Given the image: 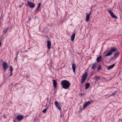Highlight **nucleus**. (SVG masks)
<instances>
[{"label": "nucleus", "instance_id": "1a4fd4ad", "mask_svg": "<svg viewBox=\"0 0 122 122\" xmlns=\"http://www.w3.org/2000/svg\"><path fill=\"white\" fill-rule=\"evenodd\" d=\"M53 85L54 88V90L55 91L56 89V87L57 86V82L55 80H53Z\"/></svg>", "mask_w": 122, "mask_h": 122}, {"label": "nucleus", "instance_id": "412c9836", "mask_svg": "<svg viewBox=\"0 0 122 122\" xmlns=\"http://www.w3.org/2000/svg\"><path fill=\"white\" fill-rule=\"evenodd\" d=\"M8 29L7 28H4L3 29V34H5L6 32L7 31Z\"/></svg>", "mask_w": 122, "mask_h": 122}, {"label": "nucleus", "instance_id": "4c0bfd02", "mask_svg": "<svg viewBox=\"0 0 122 122\" xmlns=\"http://www.w3.org/2000/svg\"><path fill=\"white\" fill-rule=\"evenodd\" d=\"M121 121H122V120H121Z\"/></svg>", "mask_w": 122, "mask_h": 122}, {"label": "nucleus", "instance_id": "f03ea898", "mask_svg": "<svg viewBox=\"0 0 122 122\" xmlns=\"http://www.w3.org/2000/svg\"><path fill=\"white\" fill-rule=\"evenodd\" d=\"M111 49L110 51L105 55V56H110L111 55L112 52H115L117 50V49L115 48L112 47L111 48Z\"/></svg>", "mask_w": 122, "mask_h": 122}, {"label": "nucleus", "instance_id": "473e14b6", "mask_svg": "<svg viewBox=\"0 0 122 122\" xmlns=\"http://www.w3.org/2000/svg\"><path fill=\"white\" fill-rule=\"evenodd\" d=\"M91 13V11L90 13H89L88 14H87V15H89L90 16Z\"/></svg>", "mask_w": 122, "mask_h": 122}, {"label": "nucleus", "instance_id": "2eb2a0df", "mask_svg": "<svg viewBox=\"0 0 122 122\" xmlns=\"http://www.w3.org/2000/svg\"><path fill=\"white\" fill-rule=\"evenodd\" d=\"M75 33H74L71 36V41H73L75 37Z\"/></svg>", "mask_w": 122, "mask_h": 122}, {"label": "nucleus", "instance_id": "423d86ee", "mask_svg": "<svg viewBox=\"0 0 122 122\" xmlns=\"http://www.w3.org/2000/svg\"><path fill=\"white\" fill-rule=\"evenodd\" d=\"M108 11L111 16L113 18L117 19V17L114 15L113 12L111 10H108Z\"/></svg>", "mask_w": 122, "mask_h": 122}, {"label": "nucleus", "instance_id": "f3484780", "mask_svg": "<svg viewBox=\"0 0 122 122\" xmlns=\"http://www.w3.org/2000/svg\"><path fill=\"white\" fill-rule=\"evenodd\" d=\"M94 80H95L96 81H98L99 80L101 79V78L98 76H95V78H94Z\"/></svg>", "mask_w": 122, "mask_h": 122}, {"label": "nucleus", "instance_id": "e433bc0d", "mask_svg": "<svg viewBox=\"0 0 122 122\" xmlns=\"http://www.w3.org/2000/svg\"><path fill=\"white\" fill-rule=\"evenodd\" d=\"M56 92H55V93H56Z\"/></svg>", "mask_w": 122, "mask_h": 122}, {"label": "nucleus", "instance_id": "20e7f679", "mask_svg": "<svg viewBox=\"0 0 122 122\" xmlns=\"http://www.w3.org/2000/svg\"><path fill=\"white\" fill-rule=\"evenodd\" d=\"M27 3L28 6L31 8H33L35 6V3L31 2L29 1H28Z\"/></svg>", "mask_w": 122, "mask_h": 122}, {"label": "nucleus", "instance_id": "c85d7f7f", "mask_svg": "<svg viewBox=\"0 0 122 122\" xmlns=\"http://www.w3.org/2000/svg\"><path fill=\"white\" fill-rule=\"evenodd\" d=\"M41 4V3H39L38 4V5L37 7L39 8L40 7Z\"/></svg>", "mask_w": 122, "mask_h": 122}, {"label": "nucleus", "instance_id": "0eeeda50", "mask_svg": "<svg viewBox=\"0 0 122 122\" xmlns=\"http://www.w3.org/2000/svg\"><path fill=\"white\" fill-rule=\"evenodd\" d=\"M3 68L4 70L6 71V69L8 68V64L6 62L3 63Z\"/></svg>", "mask_w": 122, "mask_h": 122}, {"label": "nucleus", "instance_id": "f704fd0d", "mask_svg": "<svg viewBox=\"0 0 122 122\" xmlns=\"http://www.w3.org/2000/svg\"><path fill=\"white\" fill-rule=\"evenodd\" d=\"M83 109L81 108L80 109V111H82Z\"/></svg>", "mask_w": 122, "mask_h": 122}, {"label": "nucleus", "instance_id": "a211bd4d", "mask_svg": "<svg viewBox=\"0 0 122 122\" xmlns=\"http://www.w3.org/2000/svg\"><path fill=\"white\" fill-rule=\"evenodd\" d=\"M96 64V62L94 63L93 64H92V69H95V68L97 67Z\"/></svg>", "mask_w": 122, "mask_h": 122}, {"label": "nucleus", "instance_id": "f8f14e48", "mask_svg": "<svg viewBox=\"0 0 122 122\" xmlns=\"http://www.w3.org/2000/svg\"><path fill=\"white\" fill-rule=\"evenodd\" d=\"M115 64H113L109 66L107 68V70H110L112 69L114 66Z\"/></svg>", "mask_w": 122, "mask_h": 122}, {"label": "nucleus", "instance_id": "5701e85b", "mask_svg": "<svg viewBox=\"0 0 122 122\" xmlns=\"http://www.w3.org/2000/svg\"><path fill=\"white\" fill-rule=\"evenodd\" d=\"M86 80V79L82 77V79H81V82L82 84Z\"/></svg>", "mask_w": 122, "mask_h": 122}, {"label": "nucleus", "instance_id": "9b49d317", "mask_svg": "<svg viewBox=\"0 0 122 122\" xmlns=\"http://www.w3.org/2000/svg\"><path fill=\"white\" fill-rule=\"evenodd\" d=\"M120 53V52L119 51H116L114 54L113 56V57H114V59H116L117 58L118 56Z\"/></svg>", "mask_w": 122, "mask_h": 122}, {"label": "nucleus", "instance_id": "9d476101", "mask_svg": "<svg viewBox=\"0 0 122 122\" xmlns=\"http://www.w3.org/2000/svg\"><path fill=\"white\" fill-rule=\"evenodd\" d=\"M47 46L48 49H50L51 48V42L49 40H48L47 41Z\"/></svg>", "mask_w": 122, "mask_h": 122}, {"label": "nucleus", "instance_id": "7c9ffc66", "mask_svg": "<svg viewBox=\"0 0 122 122\" xmlns=\"http://www.w3.org/2000/svg\"><path fill=\"white\" fill-rule=\"evenodd\" d=\"M11 73H10V75H9L8 77H9L10 76H11L12 75V72H10Z\"/></svg>", "mask_w": 122, "mask_h": 122}, {"label": "nucleus", "instance_id": "c756f323", "mask_svg": "<svg viewBox=\"0 0 122 122\" xmlns=\"http://www.w3.org/2000/svg\"><path fill=\"white\" fill-rule=\"evenodd\" d=\"M114 58V57H113H113H112V56L111 57H110V61H111Z\"/></svg>", "mask_w": 122, "mask_h": 122}, {"label": "nucleus", "instance_id": "dca6fc26", "mask_svg": "<svg viewBox=\"0 0 122 122\" xmlns=\"http://www.w3.org/2000/svg\"><path fill=\"white\" fill-rule=\"evenodd\" d=\"M102 59L101 56H99L97 57L96 59V60L97 62H100Z\"/></svg>", "mask_w": 122, "mask_h": 122}, {"label": "nucleus", "instance_id": "4468645a", "mask_svg": "<svg viewBox=\"0 0 122 122\" xmlns=\"http://www.w3.org/2000/svg\"><path fill=\"white\" fill-rule=\"evenodd\" d=\"M87 76V73L86 72H85L84 74L83 75L82 78L86 79Z\"/></svg>", "mask_w": 122, "mask_h": 122}, {"label": "nucleus", "instance_id": "bb28decb", "mask_svg": "<svg viewBox=\"0 0 122 122\" xmlns=\"http://www.w3.org/2000/svg\"><path fill=\"white\" fill-rule=\"evenodd\" d=\"M18 54H19V53L18 52H16V57L15 58V59H14V60H17L16 59L17 58V56H18Z\"/></svg>", "mask_w": 122, "mask_h": 122}, {"label": "nucleus", "instance_id": "6e6552de", "mask_svg": "<svg viewBox=\"0 0 122 122\" xmlns=\"http://www.w3.org/2000/svg\"><path fill=\"white\" fill-rule=\"evenodd\" d=\"M92 102V101H88L87 102L85 103L84 105H83V108H86L88 105H89L90 104L91 102Z\"/></svg>", "mask_w": 122, "mask_h": 122}, {"label": "nucleus", "instance_id": "4be33fe9", "mask_svg": "<svg viewBox=\"0 0 122 122\" xmlns=\"http://www.w3.org/2000/svg\"><path fill=\"white\" fill-rule=\"evenodd\" d=\"M39 8L37 7L36 9H35V11H34V13L35 14H36L38 12V9Z\"/></svg>", "mask_w": 122, "mask_h": 122}, {"label": "nucleus", "instance_id": "7ed1b4c3", "mask_svg": "<svg viewBox=\"0 0 122 122\" xmlns=\"http://www.w3.org/2000/svg\"><path fill=\"white\" fill-rule=\"evenodd\" d=\"M24 118V116L23 115L20 114H18L17 115L16 117L14 118L13 119L14 122H15V120L16 119L19 121H20L22 120Z\"/></svg>", "mask_w": 122, "mask_h": 122}, {"label": "nucleus", "instance_id": "ddd939ff", "mask_svg": "<svg viewBox=\"0 0 122 122\" xmlns=\"http://www.w3.org/2000/svg\"><path fill=\"white\" fill-rule=\"evenodd\" d=\"M72 69L73 72L75 73L76 71V65L74 63L72 64Z\"/></svg>", "mask_w": 122, "mask_h": 122}, {"label": "nucleus", "instance_id": "aec40b11", "mask_svg": "<svg viewBox=\"0 0 122 122\" xmlns=\"http://www.w3.org/2000/svg\"><path fill=\"white\" fill-rule=\"evenodd\" d=\"M89 17L90 16L89 15L87 14L86 16V21H88L89 20Z\"/></svg>", "mask_w": 122, "mask_h": 122}, {"label": "nucleus", "instance_id": "f257e3e1", "mask_svg": "<svg viewBox=\"0 0 122 122\" xmlns=\"http://www.w3.org/2000/svg\"><path fill=\"white\" fill-rule=\"evenodd\" d=\"M61 85L62 86V88L65 89H67L70 85V82L66 80H62L61 82Z\"/></svg>", "mask_w": 122, "mask_h": 122}, {"label": "nucleus", "instance_id": "39448f33", "mask_svg": "<svg viewBox=\"0 0 122 122\" xmlns=\"http://www.w3.org/2000/svg\"><path fill=\"white\" fill-rule=\"evenodd\" d=\"M54 104L56 107L60 111L61 110V108L60 107V105H61V104L60 103H59L57 101H56Z\"/></svg>", "mask_w": 122, "mask_h": 122}, {"label": "nucleus", "instance_id": "a878e982", "mask_svg": "<svg viewBox=\"0 0 122 122\" xmlns=\"http://www.w3.org/2000/svg\"><path fill=\"white\" fill-rule=\"evenodd\" d=\"M117 92L116 91L115 92H113L112 94L110 95V96H112L115 95V94Z\"/></svg>", "mask_w": 122, "mask_h": 122}, {"label": "nucleus", "instance_id": "393cba45", "mask_svg": "<svg viewBox=\"0 0 122 122\" xmlns=\"http://www.w3.org/2000/svg\"><path fill=\"white\" fill-rule=\"evenodd\" d=\"M13 70V68L12 66H10V72H12Z\"/></svg>", "mask_w": 122, "mask_h": 122}, {"label": "nucleus", "instance_id": "cd10ccee", "mask_svg": "<svg viewBox=\"0 0 122 122\" xmlns=\"http://www.w3.org/2000/svg\"><path fill=\"white\" fill-rule=\"evenodd\" d=\"M101 68V65H99L97 68V70H99Z\"/></svg>", "mask_w": 122, "mask_h": 122}, {"label": "nucleus", "instance_id": "c9c22d12", "mask_svg": "<svg viewBox=\"0 0 122 122\" xmlns=\"http://www.w3.org/2000/svg\"><path fill=\"white\" fill-rule=\"evenodd\" d=\"M84 95V94H82V93H81V96H83Z\"/></svg>", "mask_w": 122, "mask_h": 122}, {"label": "nucleus", "instance_id": "b1692460", "mask_svg": "<svg viewBox=\"0 0 122 122\" xmlns=\"http://www.w3.org/2000/svg\"><path fill=\"white\" fill-rule=\"evenodd\" d=\"M48 109V107H47L46 108L44 109L42 111L43 112L45 113L46 112V110Z\"/></svg>", "mask_w": 122, "mask_h": 122}, {"label": "nucleus", "instance_id": "2f4dec72", "mask_svg": "<svg viewBox=\"0 0 122 122\" xmlns=\"http://www.w3.org/2000/svg\"><path fill=\"white\" fill-rule=\"evenodd\" d=\"M24 4L23 3L21 5H19V7L20 8H21V6L23 5V4Z\"/></svg>", "mask_w": 122, "mask_h": 122}, {"label": "nucleus", "instance_id": "6ab92c4d", "mask_svg": "<svg viewBox=\"0 0 122 122\" xmlns=\"http://www.w3.org/2000/svg\"><path fill=\"white\" fill-rule=\"evenodd\" d=\"M90 86V84L89 83H87L86 84V86L85 89H87Z\"/></svg>", "mask_w": 122, "mask_h": 122}, {"label": "nucleus", "instance_id": "72a5a7b5", "mask_svg": "<svg viewBox=\"0 0 122 122\" xmlns=\"http://www.w3.org/2000/svg\"><path fill=\"white\" fill-rule=\"evenodd\" d=\"M62 113H60V117H62Z\"/></svg>", "mask_w": 122, "mask_h": 122}]
</instances>
